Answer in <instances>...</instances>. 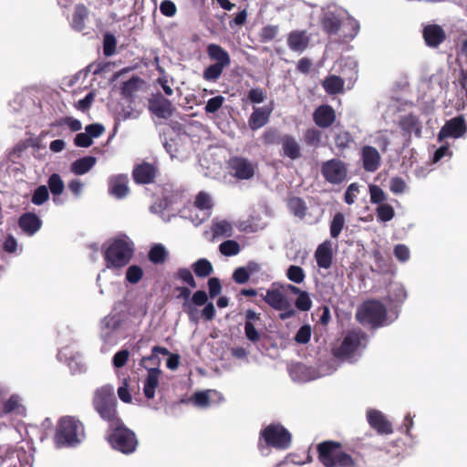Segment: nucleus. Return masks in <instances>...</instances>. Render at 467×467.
Masks as SVG:
<instances>
[{
	"label": "nucleus",
	"mask_w": 467,
	"mask_h": 467,
	"mask_svg": "<svg viewBox=\"0 0 467 467\" xmlns=\"http://www.w3.org/2000/svg\"><path fill=\"white\" fill-rule=\"evenodd\" d=\"M394 274L395 267L389 264L384 273V281L388 283L385 287L386 294L381 296V327L388 326L398 318L400 307L407 297L404 286L392 280Z\"/></svg>",
	"instance_id": "1"
},
{
	"label": "nucleus",
	"mask_w": 467,
	"mask_h": 467,
	"mask_svg": "<svg viewBox=\"0 0 467 467\" xmlns=\"http://www.w3.org/2000/svg\"><path fill=\"white\" fill-rule=\"evenodd\" d=\"M134 244L126 235L109 240L103 245L106 267L119 269L127 265L132 258Z\"/></svg>",
	"instance_id": "2"
},
{
	"label": "nucleus",
	"mask_w": 467,
	"mask_h": 467,
	"mask_svg": "<svg viewBox=\"0 0 467 467\" xmlns=\"http://www.w3.org/2000/svg\"><path fill=\"white\" fill-rule=\"evenodd\" d=\"M86 437L83 423L73 416L62 417L57 423L54 436L56 447H75Z\"/></svg>",
	"instance_id": "3"
},
{
	"label": "nucleus",
	"mask_w": 467,
	"mask_h": 467,
	"mask_svg": "<svg viewBox=\"0 0 467 467\" xmlns=\"http://www.w3.org/2000/svg\"><path fill=\"white\" fill-rule=\"evenodd\" d=\"M93 405L99 416L109 422V427L115 426L119 420L117 417L116 399L112 386L106 385L98 389L94 393Z\"/></svg>",
	"instance_id": "4"
},
{
	"label": "nucleus",
	"mask_w": 467,
	"mask_h": 467,
	"mask_svg": "<svg viewBox=\"0 0 467 467\" xmlns=\"http://www.w3.org/2000/svg\"><path fill=\"white\" fill-rule=\"evenodd\" d=\"M318 458L327 467H346L352 463L351 457L345 453L338 443L325 441L317 446Z\"/></svg>",
	"instance_id": "5"
},
{
	"label": "nucleus",
	"mask_w": 467,
	"mask_h": 467,
	"mask_svg": "<svg viewBox=\"0 0 467 467\" xmlns=\"http://www.w3.org/2000/svg\"><path fill=\"white\" fill-rule=\"evenodd\" d=\"M110 428L113 431L109 435L108 441L111 447L124 454L132 453L138 446L135 433L120 424L119 420Z\"/></svg>",
	"instance_id": "6"
},
{
	"label": "nucleus",
	"mask_w": 467,
	"mask_h": 467,
	"mask_svg": "<svg viewBox=\"0 0 467 467\" xmlns=\"http://www.w3.org/2000/svg\"><path fill=\"white\" fill-rule=\"evenodd\" d=\"M264 301L274 309L280 311L279 317L282 320L288 319L296 315L291 301L285 296L279 284L274 283L264 296Z\"/></svg>",
	"instance_id": "7"
},
{
	"label": "nucleus",
	"mask_w": 467,
	"mask_h": 467,
	"mask_svg": "<svg viewBox=\"0 0 467 467\" xmlns=\"http://www.w3.org/2000/svg\"><path fill=\"white\" fill-rule=\"evenodd\" d=\"M347 17V11L336 5H327L321 9L320 24L323 30L329 35L339 33L340 25Z\"/></svg>",
	"instance_id": "8"
},
{
	"label": "nucleus",
	"mask_w": 467,
	"mask_h": 467,
	"mask_svg": "<svg viewBox=\"0 0 467 467\" xmlns=\"http://www.w3.org/2000/svg\"><path fill=\"white\" fill-rule=\"evenodd\" d=\"M367 339L361 331L353 330L347 334L336 355L342 358H351L365 348Z\"/></svg>",
	"instance_id": "9"
},
{
	"label": "nucleus",
	"mask_w": 467,
	"mask_h": 467,
	"mask_svg": "<svg viewBox=\"0 0 467 467\" xmlns=\"http://www.w3.org/2000/svg\"><path fill=\"white\" fill-rule=\"evenodd\" d=\"M261 435L267 445L277 449H286L291 443V434L280 424H270Z\"/></svg>",
	"instance_id": "10"
},
{
	"label": "nucleus",
	"mask_w": 467,
	"mask_h": 467,
	"mask_svg": "<svg viewBox=\"0 0 467 467\" xmlns=\"http://www.w3.org/2000/svg\"><path fill=\"white\" fill-rule=\"evenodd\" d=\"M120 319L117 315H109L100 322V338L104 342L102 351H107L109 347L116 345L119 340L118 329Z\"/></svg>",
	"instance_id": "11"
},
{
	"label": "nucleus",
	"mask_w": 467,
	"mask_h": 467,
	"mask_svg": "<svg viewBox=\"0 0 467 467\" xmlns=\"http://www.w3.org/2000/svg\"><path fill=\"white\" fill-rule=\"evenodd\" d=\"M356 318L363 326L378 327L379 325V302L378 300L364 302L358 308Z\"/></svg>",
	"instance_id": "12"
},
{
	"label": "nucleus",
	"mask_w": 467,
	"mask_h": 467,
	"mask_svg": "<svg viewBox=\"0 0 467 467\" xmlns=\"http://www.w3.org/2000/svg\"><path fill=\"white\" fill-rule=\"evenodd\" d=\"M256 163L242 157H234L229 161V172L238 180H249L254 177Z\"/></svg>",
	"instance_id": "13"
},
{
	"label": "nucleus",
	"mask_w": 467,
	"mask_h": 467,
	"mask_svg": "<svg viewBox=\"0 0 467 467\" xmlns=\"http://www.w3.org/2000/svg\"><path fill=\"white\" fill-rule=\"evenodd\" d=\"M421 33L424 44L432 49L439 48L447 38L446 31L438 24L423 26Z\"/></svg>",
	"instance_id": "14"
},
{
	"label": "nucleus",
	"mask_w": 467,
	"mask_h": 467,
	"mask_svg": "<svg viewBox=\"0 0 467 467\" xmlns=\"http://www.w3.org/2000/svg\"><path fill=\"white\" fill-rule=\"evenodd\" d=\"M331 373V370L318 371L304 364H293L289 368V374L294 381L307 382Z\"/></svg>",
	"instance_id": "15"
},
{
	"label": "nucleus",
	"mask_w": 467,
	"mask_h": 467,
	"mask_svg": "<svg viewBox=\"0 0 467 467\" xmlns=\"http://www.w3.org/2000/svg\"><path fill=\"white\" fill-rule=\"evenodd\" d=\"M213 202L212 197L204 192H200L196 196L193 208L197 210L195 217L191 216L192 222L198 225L210 217Z\"/></svg>",
	"instance_id": "16"
},
{
	"label": "nucleus",
	"mask_w": 467,
	"mask_h": 467,
	"mask_svg": "<svg viewBox=\"0 0 467 467\" xmlns=\"http://www.w3.org/2000/svg\"><path fill=\"white\" fill-rule=\"evenodd\" d=\"M149 109L156 117L164 119L171 117L175 111L172 103L161 94L153 96L149 100Z\"/></svg>",
	"instance_id": "17"
},
{
	"label": "nucleus",
	"mask_w": 467,
	"mask_h": 467,
	"mask_svg": "<svg viewBox=\"0 0 467 467\" xmlns=\"http://www.w3.org/2000/svg\"><path fill=\"white\" fill-rule=\"evenodd\" d=\"M324 177L332 183L341 182L347 176L345 164L339 160H330L322 166Z\"/></svg>",
	"instance_id": "18"
},
{
	"label": "nucleus",
	"mask_w": 467,
	"mask_h": 467,
	"mask_svg": "<svg viewBox=\"0 0 467 467\" xmlns=\"http://www.w3.org/2000/svg\"><path fill=\"white\" fill-rule=\"evenodd\" d=\"M466 131L465 120L462 116H457L446 121L438 134L439 140L445 138H460Z\"/></svg>",
	"instance_id": "19"
},
{
	"label": "nucleus",
	"mask_w": 467,
	"mask_h": 467,
	"mask_svg": "<svg viewBox=\"0 0 467 467\" xmlns=\"http://www.w3.org/2000/svg\"><path fill=\"white\" fill-rule=\"evenodd\" d=\"M57 358L67 363L73 372H80L85 368V362L82 355L69 347L59 350Z\"/></svg>",
	"instance_id": "20"
},
{
	"label": "nucleus",
	"mask_w": 467,
	"mask_h": 467,
	"mask_svg": "<svg viewBox=\"0 0 467 467\" xmlns=\"http://www.w3.org/2000/svg\"><path fill=\"white\" fill-rule=\"evenodd\" d=\"M310 35L306 30H293L287 35L286 44L290 50L303 53L308 47Z\"/></svg>",
	"instance_id": "21"
},
{
	"label": "nucleus",
	"mask_w": 467,
	"mask_h": 467,
	"mask_svg": "<svg viewBox=\"0 0 467 467\" xmlns=\"http://www.w3.org/2000/svg\"><path fill=\"white\" fill-rule=\"evenodd\" d=\"M157 169L153 164L143 162L133 170V178L137 183H150L156 176Z\"/></svg>",
	"instance_id": "22"
},
{
	"label": "nucleus",
	"mask_w": 467,
	"mask_h": 467,
	"mask_svg": "<svg viewBox=\"0 0 467 467\" xmlns=\"http://www.w3.org/2000/svg\"><path fill=\"white\" fill-rule=\"evenodd\" d=\"M128 182L129 179L127 175L119 174L111 176L109 181V193L119 199L125 197L129 192Z\"/></svg>",
	"instance_id": "23"
},
{
	"label": "nucleus",
	"mask_w": 467,
	"mask_h": 467,
	"mask_svg": "<svg viewBox=\"0 0 467 467\" xmlns=\"http://www.w3.org/2000/svg\"><path fill=\"white\" fill-rule=\"evenodd\" d=\"M314 121L320 128H327L336 119L334 109L327 105L318 107L314 112Z\"/></svg>",
	"instance_id": "24"
},
{
	"label": "nucleus",
	"mask_w": 467,
	"mask_h": 467,
	"mask_svg": "<svg viewBox=\"0 0 467 467\" xmlns=\"http://www.w3.org/2000/svg\"><path fill=\"white\" fill-rule=\"evenodd\" d=\"M207 54L209 58L215 62L214 64L223 67H227L231 64L228 52L217 44H209L207 46Z\"/></svg>",
	"instance_id": "25"
},
{
	"label": "nucleus",
	"mask_w": 467,
	"mask_h": 467,
	"mask_svg": "<svg viewBox=\"0 0 467 467\" xmlns=\"http://www.w3.org/2000/svg\"><path fill=\"white\" fill-rule=\"evenodd\" d=\"M272 110V107H262L254 109L248 120L249 127L253 130H255L265 126L269 119Z\"/></svg>",
	"instance_id": "26"
},
{
	"label": "nucleus",
	"mask_w": 467,
	"mask_h": 467,
	"mask_svg": "<svg viewBox=\"0 0 467 467\" xmlns=\"http://www.w3.org/2000/svg\"><path fill=\"white\" fill-rule=\"evenodd\" d=\"M359 31V24L357 20H355L352 16L348 15L347 12V17L343 19L340 29H339V36L344 41L352 40Z\"/></svg>",
	"instance_id": "27"
},
{
	"label": "nucleus",
	"mask_w": 467,
	"mask_h": 467,
	"mask_svg": "<svg viewBox=\"0 0 467 467\" xmlns=\"http://www.w3.org/2000/svg\"><path fill=\"white\" fill-rule=\"evenodd\" d=\"M399 126L406 135L414 133L420 137L421 134V125L419 118L413 114L402 116L399 121Z\"/></svg>",
	"instance_id": "28"
},
{
	"label": "nucleus",
	"mask_w": 467,
	"mask_h": 467,
	"mask_svg": "<svg viewBox=\"0 0 467 467\" xmlns=\"http://www.w3.org/2000/svg\"><path fill=\"white\" fill-rule=\"evenodd\" d=\"M161 373V371L157 368H150L148 370V375L143 384V393L149 400L153 399L155 396L156 389L159 386Z\"/></svg>",
	"instance_id": "29"
},
{
	"label": "nucleus",
	"mask_w": 467,
	"mask_h": 467,
	"mask_svg": "<svg viewBox=\"0 0 467 467\" xmlns=\"http://www.w3.org/2000/svg\"><path fill=\"white\" fill-rule=\"evenodd\" d=\"M97 163V158L85 156L74 161L69 167L70 171L78 176L87 174Z\"/></svg>",
	"instance_id": "30"
},
{
	"label": "nucleus",
	"mask_w": 467,
	"mask_h": 467,
	"mask_svg": "<svg viewBox=\"0 0 467 467\" xmlns=\"http://www.w3.org/2000/svg\"><path fill=\"white\" fill-rule=\"evenodd\" d=\"M223 398L219 392L213 389L196 392L192 400L193 404L200 408H206L216 400H221Z\"/></svg>",
	"instance_id": "31"
},
{
	"label": "nucleus",
	"mask_w": 467,
	"mask_h": 467,
	"mask_svg": "<svg viewBox=\"0 0 467 467\" xmlns=\"http://www.w3.org/2000/svg\"><path fill=\"white\" fill-rule=\"evenodd\" d=\"M0 418L7 413L25 415L26 409L22 404V399L18 395H11L10 398L0 406Z\"/></svg>",
	"instance_id": "32"
},
{
	"label": "nucleus",
	"mask_w": 467,
	"mask_h": 467,
	"mask_svg": "<svg viewBox=\"0 0 467 467\" xmlns=\"http://www.w3.org/2000/svg\"><path fill=\"white\" fill-rule=\"evenodd\" d=\"M281 143L284 156L291 160H296L300 157V145L295 138L290 135H285L281 140Z\"/></svg>",
	"instance_id": "33"
},
{
	"label": "nucleus",
	"mask_w": 467,
	"mask_h": 467,
	"mask_svg": "<svg viewBox=\"0 0 467 467\" xmlns=\"http://www.w3.org/2000/svg\"><path fill=\"white\" fill-rule=\"evenodd\" d=\"M19 226L28 235H33L41 227L40 219L33 213H26L19 219Z\"/></svg>",
	"instance_id": "34"
},
{
	"label": "nucleus",
	"mask_w": 467,
	"mask_h": 467,
	"mask_svg": "<svg viewBox=\"0 0 467 467\" xmlns=\"http://www.w3.org/2000/svg\"><path fill=\"white\" fill-rule=\"evenodd\" d=\"M364 168L368 171H374L379 165V153L376 149L366 146L362 150Z\"/></svg>",
	"instance_id": "35"
},
{
	"label": "nucleus",
	"mask_w": 467,
	"mask_h": 467,
	"mask_svg": "<svg viewBox=\"0 0 467 467\" xmlns=\"http://www.w3.org/2000/svg\"><path fill=\"white\" fill-rule=\"evenodd\" d=\"M316 259L319 267L325 269L329 268L332 263V253L330 245L327 244L319 245L316 251Z\"/></svg>",
	"instance_id": "36"
},
{
	"label": "nucleus",
	"mask_w": 467,
	"mask_h": 467,
	"mask_svg": "<svg viewBox=\"0 0 467 467\" xmlns=\"http://www.w3.org/2000/svg\"><path fill=\"white\" fill-rule=\"evenodd\" d=\"M47 189L50 190V192L54 196V202H57V197L61 195L65 190V183L61 176L57 173L51 174L47 180Z\"/></svg>",
	"instance_id": "37"
},
{
	"label": "nucleus",
	"mask_w": 467,
	"mask_h": 467,
	"mask_svg": "<svg viewBox=\"0 0 467 467\" xmlns=\"http://www.w3.org/2000/svg\"><path fill=\"white\" fill-rule=\"evenodd\" d=\"M213 232L215 236L230 237L233 235V224L226 220L216 219L213 221Z\"/></svg>",
	"instance_id": "38"
},
{
	"label": "nucleus",
	"mask_w": 467,
	"mask_h": 467,
	"mask_svg": "<svg viewBox=\"0 0 467 467\" xmlns=\"http://www.w3.org/2000/svg\"><path fill=\"white\" fill-rule=\"evenodd\" d=\"M344 81L337 76H329L324 82L323 87L329 94H337L343 90Z\"/></svg>",
	"instance_id": "39"
},
{
	"label": "nucleus",
	"mask_w": 467,
	"mask_h": 467,
	"mask_svg": "<svg viewBox=\"0 0 467 467\" xmlns=\"http://www.w3.org/2000/svg\"><path fill=\"white\" fill-rule=\"evenodd\" d=\"M88 16V10L84 5H78L73 15L72 26L78 31L85 27V19Z\"/></svg>",
	"instance_id": "40"
},
{
	"label": "nucleus",
	"mask_w": 467,
	"mask_h": 467,
	"mask_svg": "<svg viewBox=\"0 0 467 467\" xmlns=\"http://www.w3.org/2000/svg\"><path fill=\"white\" fill-rule=\"evenodd\" d=\"M192 268L197 276L205 277L213 272L212 264L206 259H199L193 265Z\"/></svg>",
	"instance_id": "41"
},
{
	"label": "nucleus",
	"mask_w": 467,
	"mask_h": 467,
	"mask_svg": "<svg viewBox=\"0 0 467 467\" xmlns=\"http://www.w3.org/2000/svg\"><path fill=\"white\" fill-rule=\"evenodd\" d=\"M166 256L167 251L161 244H154L149 253V259L154 264H161L164 262Z\"/></svg>",
	"instance_id": "42"
},
{
	"label": "nucleus",
	"mask_w": 467,
	"mask_h": 467,
	"mask_svg": "<svg viewBox=\"0 0 467 467\" xmlns=\"http://www.w3.org/2000/svg\"><path fill=\"white\" fill-rule=\"evenodd\" d=\"M224 68L225 67L213 63L204 69L203 78L207 81L214 82L221 77Z\"/></svg>",
	"instance_id": "43"
},
{
	"label": "nucleus",
	"mask_w": 467,
	"mask_h": 467,
	"mask_svg": "<svg viewBox=\"0 0 467 467\" xmlns=\"http://www.w3.org/2000/svg\"><path fill=\"white\" fill-rule=\"evenodd\" d=\"M289 210L298 217H303L306 213V205L303 200L293 197L288 201Z\"/></svg>",
	"instance_id": "44"
},
{
	"label": "nucleus",
	"mask_w": 467,
	"mask_h": 467,
	"mask_svg": "<svg viewBox=\"0 0 467 467\" xmlns=\"http://www.w3.org/2000/svg\"><path fill=\"white\" fill-rule=\"evenodd\" d=\"M279 33V27L275 25H267L260 32L261 42L267 43L272 41Z\"/></svg>",
	"instance_id": "45"
},
{
	"label": "nucleus",
	"mask_w": 467,
	"mask_h": 467,
	"mask_svg": "<svg viewBox=\"0 0 467 467\" xmlns=\"http://www.w3.org/2000/svg\"><path fill=\"white\" fill-rule=\"evenodd\" d=\"M143 276V270L140 266L132 265L126 271V280L130 284H137Z\"/></svg>",
	"instance_id": "46"
},
{
	"label": "nucleus",
	"mask_w": 467,
	"mask_h": 467,
	"mask_svg": "<svg viewBox=\"0 0 467 467\" xmlns=\"http://www.w3.org/2000/svg\"><path fill=\"white\" fill-rule=\"evenodd\" d=\"M287 278L296 283L301 284L305 280V272L304 270L297 265H291L286 271Z\"/></svg>",
	"instance_id": "47"
},
{
	"label": "nucleus",
	"mask_w": 467,
	"mask_h": 467,
	"mask_svg": "<svg viewBox=\"0 0 467 467\" xmlns=\"http://www.w3.org/2000/svg\"><path fill=\"white\" fill-rule=\"evenodd\" d=\"M48 189L45 185L37 187L32 196L31 202L36 205H41L48 200Z\"/></svg>",
	"instance_id": "48"
},
{
	"label": "nucleus",
	"mask_w": 467,
	"mask_h": 467,
	"mask_svg": "<svg viewBox=\"0 0 467 467\" xmlns=\"http://www.w3.org/2000/svg\"><path fill=\"white\" fill-rule=\"evenodd\" d=\"M345 219L342 213H336L330 224V234L333 238H337L343 229Z\"/></svg>",
	"instance_id": "49"
},
{
	"label": "nucleus",
	"mask_w": 467,
	"mask_h": 467,
	"mask_svg": "<svg viewBox=\"0 0 467 467\" xmlns=\"http://www.w3.org/2000/svg\"><path fill=\"white\" fill-rule=\"evenodd\" d=\"M117 40L112 34L107 33L103 39V52L106 57L112 56L116 51Z\"/></svg>",
	"instance_id": "50"
},
{
	"label": "nucleus",
	"mask_w": 467,
	"mask_h": 467,
	"mask_svg": "<svg viewBox=\"0 0 467 467\" xmlns=\"http://www.w3.org/2000/svg\"><path fill=\"white\" fill-rule=\"evenodd\" d=\"M220 252L227 256L235 255L240 252V246L237 242L228 240L220 244Z\"/></svg>",
	"instance_id": "51"
},
{
	"label": "nucleus",
	"mask_w": 467,
	"mask_h": 467,
	"mask_svg": "<svg viewBox=\"0 0 467 467\" xmlns=\"http://www.w3.org/2000/svg\"><path fill=\"white\" fill-rule=\"evenodd\" d=\"M295 305L297 309L300 311H308L312 307V300L309 296V294L306 291L300 293L297 296V298L295 302Z\"/></svg>",
	"instance_id": "52"
},
{
	"label": "nucleus",
	"mask_w": 467,
	"mask_h": 467,
	"mask_svg": "<svg viewBox=\"0 0 467 467\" xmlns=\"http://www.w3.org/2000/svg\"><path fill=\"white\" fill-rule=\"evenodd\" d=\"M386 200L387 196L381 191V222L390 221L395 215L393 207L390 204L384 202Z\"/></svg>",
	"instance_id": "53"
},
{
	"label": "nucleus",
	"mask_w": 467,
	"mask_h": 467,
	"mask_svg": "<svg viewBox=\"0 0 467 467\" xmlns=\"http://www.w3.org/2000/svg\"><path fill=\"white\" fill-rule=\"evenodd\" d=\"M335 142L338 149L344 150L352 142V138L348 131L339 130L336 133Z\"/></svg>",
	"instance_id": "54"
},
{
	"label": "nucleus",
	"mask_w": 467,
	"mask_h": 467,
	"mask_svg": "<svg viewBox=\"0 0 467 467\" xmlns=\"http://www.w3.org/2000/svg\"><path fill=\"white\" fill-rule=\"evenodd\" d=\"M304 139L307 145L317 147L321 140V132L316 129H309L306 131Z\"/></svg>",
	"instance_id": "55"
},
{
	"label": "nucleus",
	"mask_w": 467,
	"mask_h": 467,
	"mask_svg": "<svg viewBox=\"0 0 467 467\" xmlns=\"http://www.w3.org/2000/svg\"><path fill=\"white\" fill-rule=\"evenodd\" d=\"M407 184L400 177H393L389 182V189L394 194H401L405 192Z\"/></svg>",
	"instance_id": "56"
},
{
	"label": "nucleus",
	"mask_w": 467,
	"mask_h": 467,
	"mask_svg": "<svg viewBox=\"0 0 467 467\" xmlns=\"http://www.w3.org/2000/svg\"><path fill=\"white\" fill-rule=\"evenodd\" d=\"M393 254H394L395 257L400 262H402V263L407 262L410 256V249L408 248V246H406L405 244H401L395 245Z\"/></svg>",
	"instance_id": "57"
},
{
	"label": "nucleus",
	"mask_w": 467,
	"mask_h": 467,
	"mask_svg": "<svg viewBox=\"0 0 467 467\" xmlns=\"http://www.w3.org/2000/svg\"><path fill=\"white\" fill-rule=\"evenodd\" d=\"M224 98L223 96H216L210 99L205 106V111L207 113L216 112L223 104Z\"/></svg>",
	"instance_id": "58"
},
{
	"label": "nucleus",
	"mask_w": 467,
	"mask_h": 467,
	"mask_svg": "<svg viewBox=\"0 0 467 467\" xmlns=\"http://www.w3.org/2000/svg\"><path fill=\"white\" fill-rule=\"evenodd\" d=\"M177 277L182 282L188 284L191 287L195 288L197 286L196 282L193 278L192 272L187 268H180L176 274Z\"/></svg>",
	"instance_id": "59"
},
{
	"label": "nucleus",
	"mask_w": 467,
	"mask_h": 467,
	"mask_svg": "<svg viewBox=\"0 0 467 467\" xmlns=\"http://www.w3.org/2000/svg\"><path fill=\"white\" fill-rule=\"evenodd\" d=\"M266 99V92L259 88H252L248 92V99L254 104L262 103Z\"/></svg>",
	"instance_id": "60"
},
{
	"label": "nucleus",
	"mask_w": 467,
	"mask_h": 467,
	"mask_svg": "<svg viewBox=\"0 0 467 467\" xmlns=\"http://www.w3.org/2000/svg\"><path fill=\"white\" fill-rule=\"evenodd\" d=\"M311 327L308 325H305L297 331L295 340L299 344H306L310 340Z\"/></svg>",
	"instance_id": "61"
},
{
	"label": "nucleus",
	"mask_w": 467,
	"mask_h": 467,
	"mask_svg": "<svg viewBox=\"0 0 467 467\" xmlns=\"http://www.w3.org/2000/svg\"><path fill=\"white\" fill-rule=\"evenodd\" d=\"M244 334L247 339L253 343H255L260 339V334L255 328V325L250 324V322H245L244 324Z\"/></svg>",
	"instance_id": "62"
},
{
	"label": "nucleus",
	"mask_w": 467,
	"mask_h": 467,
	"mask_svg": "<svg viewBox=\"0 0 467 467\" xmlns=\"http://www.w3.org/2000/svg\"><path fill=\"white\" fill-rule=\"evenodd\" d=\"M130 357V352L127 349H122L120 351H118L112 359L113 366L115 368H122L128 361Z\"/></svg>",
	"instance_id": "63"
},
{
	"label": "nucleus",
	"mask_w": 467,
	"mask_h": 467,
	"mask_svg": "<svg viewBox=\"0 0 467 467\" xmlns=\"http://www.w3.org/2000/svg\"><path fill=\"white\" fill-rule=\"evenodd\" d=\"M367 420L369 425L378 432H379V412L373 409L368 410Z\"/></svg>",
	"instance_id": "64"
}]
</instances>
